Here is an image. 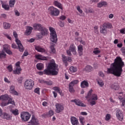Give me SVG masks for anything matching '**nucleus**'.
Returning a JSON list of instances; mask_svg holds the SVG:
<instances>
[{"label":"nucleus","mask_w":125,"mask_h":125,"mask_svg":"<svg viewBox=\"0 0 125 125\" xmlns=\"http://www.w3.org/2000/svg\"><path fill=\"white\" fill-rule=\"evenodd\" d=\"M125 66V62L121 57H117L114 62L110 64V68H107V74H112L116 77H121L123 73V68Z\"/></svg>","instance_id":"1"},{"label":"nucleus","mask_w":125,"mask_h":125,"mask_svg":"<svg viewBox=\"0 0 125 125\" xmlns=\"http://www.w3.org/2000/svg\"><path fill=\"white\" fill-rule=\"evenodd\" d=\"M58 72H59L58 65L55 63V62H54L48 63L47 69L44 70L43 73L45 75L57 76V75H58Z\"/></svg>","instance_id":"2"},{"label":"nucleus","mask_w":125,"mask_h":125,"mask_svg":"<svg viewBox=\"0 0 125 125\" xmlns=\"http://www.w3.org/2000/svg\"><path fill=\"white\" fill-rule=\"evenodd\" d=\"M112 28V24L109 22L104 23L100 27V33L103 35H107L108 31L107 29H111Z\"/></svg>","instance_id":"3"},{"label":"nucleus","mask_w":125,"mask_h":125,"mask_svg":"<svg viewBox=\"0 0 125 125\" xmlns=\"http://www.w3.org/2000/svg\"><path fill=\"white\" fill-rule=\"evenodd\" d=\"M49 30L50 32L51 42H54L55 43H56V42H57V35H56V32H55L54 28L51 27H49Z\"/></svg>","instance_id":"4"},{"label":"nucleus","mask_w":125,"mask_h":125,"mask_svg":"<svg viewBox=\"0 0 125 125\" xmlns=\"http://www.w3.org/2000/svg\"><path fill=\"white\" fill-rule=\"evenodd\" d=\"M34 85H35V83L34 81L31 79L27 80L24 83V87L25 89H27V90H31Z\"/></svg>","instance_id":"5"},{"label":"nucleus","mask_w":125,"mask_h":125,"mask_svg":"<svg viewBox=\"0 0 125 125\" xmlns=\"http://www.w3.org/2000/svg\"><path fill=\"white\" fill-rule=\"evenodd\" d=\"M48 10L52 16H58L60 14V11H59L58 9L55 8L53 6L49 7Z\"/></svg>","instance_id":"6"},{"label":"nucleus","mask_w":125,"mask_h":125,"mask_svg":"<svg viewBox=\"0 0 125 125\" xmlns=\"http://www.w3.org/2000/svg\"><path fill=\"white\" fill-rule=\"evenodd\" d=\"M21 117L22 121L28 122L30 120V118H31V114L29 112H22L21 114Z\"/></svg>","instance_id":"7"},{"label":"nucleus","mask_w":125,"mask_h":125,"mask_svg":"<svg viewBox=\"0 0 125 125\" xmlns=\"http://www.w3.org/2000/svg\"><path fill=\"white\" fill-rule=\"evenodd\" d=\"M78 83H79V80H73L69 83L68 87L69 92H75V90L74 89V85H75V84H78Z\"/></svg>","instance_id":"8"},{"label":"nucleus","mask_w":125,"mask_h":125,"mask_svg":"<svg viewBox=\"0 0 125 125\" xmlns=\"http://www.w3.org/2000/svg\"><path fill=\"white\" fill-rule=\"evenodd\" d=\"M91 93H92V90H90L88 92L87 95L85 97V98L87 99L88 98H90L92 99V100H98V98L97 97V95L95 94H93L91 95Z\"/></svg>","instance_id":"9"},{"label":"nucleus","mask_w":125,"mask_h":125,"mask_svg":"<svg viewBox=\"0 0 125 125\" xmlns=\"http://www.w3.org/2000/svg\"><path fill=\"white\" fill-rule=\"evenodd\" d=\"M56 106V112L59 114V113H61V112H62L63 110H64V106H63L61 104L57 103L55 104Z\"/></svg>","instance_id":"10"},{"label":"nucleus","mask_w":125,"mask_h":125,"mask_svg":"<svg viewBox=\"0 0 125 125\" xmlns=\"http://www.w3.org/2000/svg\"><path fill=\"white\" fill-rule=\"evenodd\" d=\"M116 117L119 121H123L124 119V113L120 109H118L116 111Z\"/></svg>","instance_id":"11"},{"label":"nucleus","mask_w":125,"mask_h":125,"mask_svg":"<svg viewBox=\"0 0 125 125\" xmlns=\"http://www.w3.org/2000/svg\"><path fill=\"white\" fill-rule=\"evenodd\" d=\"M71 102H73L74 103H75L76 105H77V106H79L80 107H86V105L82 103V102L80 100H72L71 101Z\"/></svg>","instance_id":"12"},{"label":"nucleus","mask_w":125,"mask_h":125,"mask_svg":"<svg viewBox=\"0 0 125 125\" xmlns=\"http://www.w3.org/2000/svg\"><path fill=\"white\" fill-rule=\"evenodd\" d=\"M62 60L63 63H65V66H68V62H71L72 61V59L70 57H66V56L62 55Z\"/></svg>","instance_id":"13"},{"label":"nucleus","mask_w":125,"mask_h":125,"mask_svg":"<svg viewBox=\"0 0 125 125\" xmlns=\"http://www.w3.org/2000/svg\"><path fill=\"white\" fill-rule=\"evenodd\" d=\"M28 123L31 125H39V120L36 118L35 115H32L31 120Z\"/></svg>","instance_id":"14"},{"label":"nucleus","mask_w":125,"mask_h":125,"mask_svg":"<svg viewBox=\"0 0 125 125\" xmlns=\"http://www.w3.org/2000/svg\"><path fill=\"white\" fill-rule=\"evenodd\" d=\"M16 42L17 44H18V47L19 51L21 52H23L24 51V47H23V45H22V43H21V41L19 40L18 39H16Z\"/></svg>","instance_id":"15"},{"label":"nucleus","mask_w":125,"mask_h":125,"mask_svg":"<svg viewBox=\"0 0 125 125\" xmlns=\"http://www.w3.org/2000/svg\"><path fill=\"white\" fill-rule=\"evenodd\" d=\"M16 67H18L16 68V70H14V73L16 75H19L20 74V71L22 70L20 67H20V62H18L16 63Z\"/></svg>","instance_id":"16"},{"label":"nucleus","mask_w":125,"mask_h":125,"mask_svg":"<svg viewBox=\"0 0 125 125\" xmlns=\"http://www.w3.org/2000/svg\"><path fill=\"white\" fill-rule=\"evenodd\" d=\"M70 121L73 125H79V121L78 119L75 117H71Z\"/></svg>","instance_id":"17"},{"label":"nucleus","mask_w":125,"mask_h":125,"mask_svg":"<svg viewBox=\"0 0 125 125\" xmlns=\"http://www.w3.org/2000/svg\"><path fill=\"white\" fill-rule=\"evenodd\" d=\"M33 27L34 30H37V31H41L43 27L41 24L35 23L34 24Z\"/></svg>","instance_id":"18"},{"label":"nucleus","mask_w":125,"mask_h":125,"mask_svg":"<svg viewBox=\"0 0 125 125\" xmlns=\"http://www.w3.org/2000/svg\"><path fill=\"white\" fill-rule=\"evenodd\" d=\"M69 49L72 52L74 55H76L77 54V51H76V47L74 44H71Z\"/></svg>","instance_id":"19"},{"label":"nucleus","mask_w":125,"mask_h":125,"mask_svg":"<svg viewBox=\"0 0 125 125\" xmlns=\"http://www.w3.org/2000/svg\"><path fill=\"white\" fill-rule=\"evenodd\" d=\"M40 31L41 32V35H42V36H47L48 33V30L44 27H43Z\"/></svg>","instance_id":"20"},{"label":"nucleus","mask_w":125,"mask_h":125,"mask_svg":"<svg viewBox=\"0 0 125 125\" xmlns=\"http://www.w3.org/2000/svg\"><path fill=\"white\" fill-rule=\"evenodd\" d=\"M15 87L14 85L11 86L10 88V92L12 94H14L15 95H18V92L15 91Z\"/></svg>","instance_id":"21"},{"label":"nucleus","mask_w":125,"mask_h":125,"mask_svg":"<svg viewBox=\"0 0 125 125\" xmlns=\"http://www.w3.org/2000/svg\"><path fill=\"white\" fill-rule=\"evenodd\" d=\"M78 51L79 54V56L83 55V45H79L78 46Z\"/></svg>","instance_id":"22"},{"label":"nucleus","mask_w":125,"mask_h":125,"mask_svg":"<svg viewBox=\"0 0 125 125\" xmlns=\"http://www.w3.org/2000/svg\"><path fill=\"white\" fill-rule=\"evenodd\" d=\"M33 30V27L32 26H27L26 30L25 31V34L29 36L32 33V30Z\"/></svg>","instance_id":"23"},{"label":"nucleus","mask_w":125,"mask_h":125,"mask_svg":"<svg viewBox=\"0 0 125 125\" xmlns=\"http://www.w3.org/2000/svg\"><path fill=\"white\" fill-rule=\"evenodd\" d=\"M111 88L114 90H119V88H120V85L118 83H114L111 85Z\"/></svg>","instance_id":"24"},{"label":"nucleus","mask_w":125,"mask_h":125,"mask_svg":"<svg viewBox=\"0 0 125 125\" xmlns=\"http://www.w3.org/2000/svg\"><path fill=\"white\" fill-rule=\"evenodd\" d=\"M88 82L85 81H83L81 83V86L82 88H84V87H88Z\"/></svg>","instance_id":"25"},{"label":"nucleus","mask_w":125,"mask_h":125,"mask_svg":"<svg viewBox=\"0 0 125 125\" xmlns=\"http://www.w3.org/2000/svg\"><path fill=\"white\" fill-rule=\"evenodd\" d=\"M36 50H37L38 52H45V50L39 46H35Z\"/></svg>","instance_id":"26"},{"label":"nucleus","mask_w":125,"mask_h":125,"mask_svg":"<svg viewBox=\"0 0 125 125\" xmlns=\"http://www.w3.org/2000/svg\"><path fill=\"white\" fill-rule=\"evenodd\" d=\"M3 27L6 29L7 30L8 29H10V27L11 25L9 23L7 22H3Z\"/></svg>","instance_id":"27"},{"label":"nucleus","mask_w":125,"mask_h":125,"mask_svg":"<svg viewBox=\"0 0 125 125\" xmlns=\"http://www.w3.org/2000/svg\"><path fill=\"white\" fill-rule=\"evenodd\" d=\"M54 4L55 6H57L59 8L62 9V4L60 3V2H58V1H55L54 2Z\"/></svg>","instance_id":"28"},{"label":"nucleus","mask_w":125,"mask_h":125,"mask_svg":"<svg viewBox=\"0 0 125 125\" xmlns=\"http://www.w3.org/2000/svg\"><path fill=\"white\" fill-rule=\"evenodd\" d=\"M36 67L38 69V70H39L40 71L42 70V69L43 68V64L42 63H38L36 65Z\"/></svg>","instance_id":"29"},{"label":"nucleus","mask_w":125,"mask_h":125,"mask_svg":"<svg viewBox=\"0 0 125 125\" xmlns=\"http://www.w3.org/2000/svg\"><path fill=\"white\" fill-rule=\"evenodd\" d=\"M105 5H107V2L103 1L102 2H99L98 3V7H102V6H105Z\"/></svg>","instance_id":"30"},{"label":"nucleus","mask_w":125,"mask_h":125,"mask_svg":"<svg viewBox=\"0 0 125 125\" xmlns=\"http://www.w3.org/2000/svg\"><path fill=\"white\" fill-rule=\"evenodd\" d=\"M69 70L71 73H76L78 71V68L75 66H71Z\"/></svg>","instance_id":"31"},{"label":"nucleus","mask_w":125,"mask_h":125,"mask_svg":"<svg viewBox=\"0 0 125 125\" xmlns=\"http://www.w3.org/2000/svg\"><path fill=\"white\" fill-rule=\"evenodd\" d=\"M1 116L3 119H6L7 120H8V119L10 118L9 115L6 113H3V114H2Z\"/></svg>","instance_id":"32"},{"label":"nucleus","mask_w":125,"mask_h":125,"mask_svg":"<svg viewBox=\"0 0 125 125\" xmlns=\"http://www.w3.org/2000/svg\"><path fill=\"white\" fill-rule=\"evenodd\" d=\"M2 47H3V50L4 51H6L7 50H9L10 48L9 45L7 44L3 45Z\"/></svg>","instance_id":"33"},{"label":"nucleus","mask_w":125,"mask_h":125,"mask_svg":"<svg viewBox=\"0 0 125 125\" xmlns=\"http://www.w3.org/2000/svg\"><path fill=\"white\" fill-rule=\"evenodd\" d=\"M97 82L101 87H103V86L104 85V82L102 80H98L97 81Z\"/></svg>","instance_id":"34"},{"label":"nucleus","mask_w":125,"mask_h":125,"mask_svg":"<svg viewBox=\"0 0 125 125\" xmlns=\"http://www.w3.org/2000/svg\"><path fill=\"white\" fill-rule=\"evenodd\" d=\"M16 0H10L9 1V5L11 7H14V4H15Z\"/></svg>","instance_id":"35"},{"label":"nucleus","mask_w":125,"mask_h":125,"mask_svg":"<svg viewBox=\"0 0 125 125\" xmlns=\"http://www.w3.org/2000/svg\"><path fill=\"white\" fill-rule=\"evenodd\" d=\"M8 98H9L8 96L4 95L0 97V100H8Z\"/></svg>","instance_id":"36"},{"label":"nucleus","mask_w":125,"mask_h":125,"mask_svg":"<svg viewBox=\"0 0 125 125\" xmlns=\"http://www.w3.org/2000/svg\"><path fill=\"white\" fill-rule=\"evenodd\" d=\"M11 111L12 114H13V115H15V116H17V115H19V112H18V109H15V110L12 109Z\"/></svg>","instance_id":"37"},{"label":"nucleus","mask_w":125,"mask_h":125,"mask_svg":"<svg viewBox=\"0 0 125 125\" xmlns=\"http://www.w3.org/2000/svg\"><path fill=\"white\" fill-rule=\"evenodd\" d=\"M2 7L4 8L5 10H9V5L7 4H5L2 3Z\"/></svg>","instance_id":"38"},{"label":"nucleus","mask_w":125,"mask_h":125,"mask_svg":"<svg viewBox=\"0 0 125 125\" xmlns=\"http://www.w3.org/2000/svg\"><path fill=\"white\" fill-rule=\"evenodd\" d=\"M85 70L87 72H91L92 71V67L90 65H87L85 67Z\"/></svg>","instance_id":"39"},{"label":"nucleus","mask_w":125,"mask_h":125,"mask_svg":"<svg viewBox=\"0 0 125 125\" xmlns=\"http://www.w3.org/2000/svg\"><path fill=\"white\" fill-rule=\"evenodd\" d=\"M79 120H80L81 124H82V125H84V122H83V121H84V117L80 116L79 117Z\"/></svg>","instance_id":"40"},{"label":"nucleus","mask_w":125,"mask_h":125,"mask_svg":"<svg viewBox=\"0 0 125 125\" xmlns=\"http://www.w3.org/2000/svg\"><path fill=\"white\" fill-rule=\"evenodd\" d=\"M5 56H6V54L3 51L0 53V58H5Z\"/></svg>","instance_id":"41"},{"label":"nucleus","mask_w":125,"mask_h":125,"mask_svg":"<svg viewBox=\"0 0 125 125\" xmlns=\"http://www.w3.org/2000/svg\"><path fill=\"white\" fill-rule=\"evenodd\" d=\"M36 58L38 60H44L42 55H36Z\"/></svg>","instance_id":"42"},{"label":"nucleus","mask_w":125,"mask_h":125,"mask_svg":"<svg viewBox=\"0 0 125 125\" xmlns=\"http://www.w3.org/2000/svg\"><path fill=\"white\" fill-rule=\"evenodd\" d=\"M50 48L51 49V53H55V52H56V50H55V48H54V46L51 45L50 46Z\"/></svg>","instance_id":"43"},{"label":"nucleus","mask_w":125,"mask_h":125,"mask_svg":"<svg viewBox=\"0 0 125 125\" xmlns=\"http://www.w3.org/2000/svg\"><path fill=\"white\" fill-rule=\"evenodd\" d=\"M7 69L8 71L10 72H11L12 71H13V68L12 67V65L10 64L7 67Z\"/></svg>","instance_id":"44"},{"label":"nucleus","mask_w":125,"mask_h":125,"mask_svg":"<svg viewBox=\"0 0 125 125\" xmlns=\"http://www.w3.org/2000/svg\"><path fill=\"white\" fill-rule=\"evenodd\" d=\"M7 104H8H8H12V105H14V104H15L14 101H12V99L10 98L8 100V101L7 103Z\"/></svg>","instance_id":"45"},{"label":"nucleus","mask_w":125,"mask_h":125,"mask_svg":"<svg viewBox=\"0 0 125 125\" xmlns=\"http://www.w3.org/2000/svg\"><path fill=\"white\" fill-rule=\"evenodd\" d=\"M76 41H79V42H80L81 43H82V44H83V45H85V42L84 41H83L82 39H81L80 38H76Z\"/></svg>","instance_id":"46"},{"label":"nucleus","mask_w":125,"mask_h":125,"mask_svg":"<svg viewBox=\"0 0 125 125\" xmlns=\"http://www.w3.org/2000/svg\"><path fill=\"white\" fill-rule=\"evenodd\" d=\"M110 119H111V115L107 114L106 115L105 121H110Z\"/></svg>","instance_id":"47"},{"label":"nucleus","mask_w":125,"mask_h":125,"mask_svg":"<svg viewBox=\"0 0 125 125\" xmlns=\"http://www.w3.org/2000/svg\"><path fill=\"white\" fill-rule=\"evenodd\" d=\"M101 51L99 50H94L93 51V53H94V54H95L96 55L97 54H99V53H100Z\"/></svg>","instance_id":"48"},{"label":"nucleus","mask_w":125,"mask_h":125,"mask_svg":"<svg viewBox=\"0 0 125 125\" xmlns=\"http://www.w3.org/2000/svg\"><path fill=\"white\" fill-rule=\"evenodd\" d=\"M34 92L35 93H37V94L40 95V88L37 87V88H35L34 90Z\"/></svg>","instance_id":"49"},{"label":"nucleus","mask_w":125,"mask_h":125,"mask_svg":"<svg viewBox=\"0 0 125 125\" xmlns=\"http://www.w3.org/2000/svg\"><path fill=\"white\" fill-rule=\"evenodd\" d=\"M5 52L9 55H12V51H11L9 49Z\"/></svg>","instance_id":"50"},{"label":"nucleus","mask_w":125,"mask_h":125,"mask_svg":"<svg viewBox=\"0 0 125 125\" xmlns=\"http://www.w3.org/2000/svg\"><path fill=\"white\" fill-rule=\"evenodd\" d=\"M22 81H23V77H21L18 79V82L20 83H22Z\"/></svg>","instance_id":"51"},{"label":"nucleus","mask_w":125,"mask_h":125,"mask_svg":"<svg viewBox=\"0 0 125 125\" xmlns=\"http://www.w3.org/2000/svg\"><path fill=\"white\" fill-rule=\"evenodd\" d=\"M77 9L78 11H79V12H80V13H83V10L82 9H81V7H80V6H77Z\"/></svg>","instance_id":"52"},{"label":"nucleus","mask_w":125,"mask_h":125,"mask_svg":"<svg viewBox=\"0 0 125 125\" xmlns=\"http://www.w3.org/2000/svg\"><path fill=\"white\" fill-rule=\"evenodd\" d=\"M48 115H49L50 117H51V116H53V115H54V112L52 110H50L49 111Z\"/></svg>","instance_id":"53"},{"label":"nucleus","mask_w":125,"mask_h":125,"mask_svg":"<svg viewBox=\"0 0 125 125\" xmlns=\"http://www.w3.org/2000/svg\"><path fill=\"white\" fill-rule=\"evenodd\" d=\"M53 89L54 90H55V91H57V92H58L60 90V88L58 87H54Z\"/></svg>","instance_id":"54"},{"label":"nucleus","mask_w":125,"mask_h":125,"mask_svg":"<svg viewBox=\"0 0 125 125\" xmlns=\"http://www.w3.org/2000/svg\"><path fill=\"white\" fill-rule=\"evenodd\" d=\"M15 13L16 16H20V13L17 10L15 11Z\"/></svg>","instance_id":"55"},{"label":"nucleus","mask_w":125,"mask_h":125,"mask_svg":"<svg viewBox=\"0 0 125 125\" xmlns=\"http://www.w3.org/2000/svg\"><path fill=\"white\" fill-rule=\"evenodd\" d=\"M45 84H47V85H52V83L51 82L45 81Z\"/></svg>","instance_id":"56"},{"label":"nucleus","mask_w":125,"mask_h":125,"mask_svg":"<svg viewBox=\"0 0 125 125\" xmlns=\"http://www.w3.org/2000/svg\"><path fill=\"white\" fill-rule=\"evenodd\" d=\"M66 53L67 55H68L69 56H72V53H71V50H70L69 49L66 51Z\"/></svg>","instance_id":"57"},{"label":"nucleus","mask_w":125,"mask_h":125,"mask_svg":"<svg viewBox=\"0 0 125 125\" xmlns=\"http://www.w3.org/2000/svg\"><path fill=\"white\" fill-rule=\"evenodd\" d=\"M121 51L122 52V53L125 55V47H123L121 49Z\"/></svg>","instance_id":"58"},{"label":"nucleus","mask_w":125,"mask_h":125,"mask_svg":"<svg viewBox=\"0 0 125 125\" xmlns=\"http://www.w3.org/2000/svg\"><path fill=\"white\" fill-rule=\"evenodd\" d=\"M60 19H61V20H62V21H63L66 19V17L65 16H62L60 17Z\"/></svg>","instance_id":"59"},{"label":"nucleus","mask_w":125,"mask_h":125,"mask_svg":"<svg viewBox=\"0 0 125 125\" xmlns=\"http://www.w3.org/2000/svg\"><path fill=\"white\" fill-rule=\"evenodd\" d=\"M28 55H29V53H28V51H25L22 57H24V56H28Z\"/></svg>","instance_id":"60"},{"label":"nucleus","mask_w":125,"mask_h":125,"mask_svg":"<svg viewBox=\"0 0 125 125\" xmlns=\"http://www.w3.org/2000/svg\"><path fill=\"white\" fill-rule=\"evenodd\" d=\"M7 105H8V104H7V103H2L1 104V106H2V107H5V106H7Z\"/></svg>","instance_id":"61"},{"label":"nucleus","mask_w":125,"mask_h":125,"mask_svg":"<svg viewBox=\"0 0 125 125\" xmlns=\"http://www.w3.org/2000/svg\"><path fill=\"white\" fill-rule=\"evenodd\" d=\"M90 104L91 106H93V105H95L96 104V102H95V101H92L90 102Z\"/></svg>","instance_id":"62"},{"label":"nucleus","mask_w":125,"mask_h":125,"mask_svg":"<svg viewBox=\"0 0 125 125\" xmlns=\"http://www.w3.org/2000/svg\"><path fill=\"white\" fill-rule=\"evenodd\" d=\"M12 48L16 49L17 48V45L15 43L12 44Z\"/></svg>","instance_id":"63"},{"label":"nucleus","mask_w":125,"mask_h":125,"mask_svg":"<svg viewBox=\"0 0 125 125\" xmlns=\"http://www.w3.org/2000/svg\"><path fill=\"white\" fill-rule=\"evenodd\" d=\"M120 33H121V34H125V28L121 29Z\"/></svg>","instance_id":"64"}]
</instances>
